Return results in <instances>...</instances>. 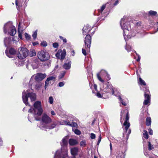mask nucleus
I'll return each instance as SVG.
<instances>
[{
    "label": "nucleus",
    "mask_w": 158,
    "mask_h": 158,
    "mask_svg": "<svg viewBox=\"0 0 158 158\" xmlns=\"http://www.w3.org/2000/svg\"><path fill=\"white\" fill-rule=\"evenodd\" d=\"M127 19H125L124 17L122 18L120 21V25L123 30V35L126 42V36L127 38H131V37L134 36L136 32L134 29H131L130 22H127V23H125Z\"/></svg>",
    "instance_id": "1"
},
{
    "label": "nucleus",
    "mask_w": 158,
    "mask_h": 158,
    "mask_svg": "<svg viewBox=\"0 0 158 158\" xmlns=\"http://www.w3.org/2000/svg\"><path fill=\"white\" fill-rule=\"evenodd\" d=\"M43 112V110L42 107L41 102L39 101L35 102L34 104V108H31L28 110V112L30 113L28 116V118L29 121L30 122H31L32 119L30 117L32 115V113L36 120H40V118L38 116H41Z\"/></svg>",
    "instance_id": "2"
},
{
    "label": "nucleus",
    "mask_w": 158,
    "mask_h": 158,
    "mask_svg": "<svg viewBox=\"0 0 158 158\" xmlns=\"http://www.w3.org/2000/svg\"><path fill=\"white\" fill-rule=\"evenodd\" d=\"M67 138L66 137L62 139V141L60 143L62 147L61 149L56 151L54 158H67L68 156L67 148Z\"/></svg>",
    "instance_id": "3"
},
{
    "label": "nucleus",
    "mask_w": 158,
    "mask_h": 158,
    "mask_svg": "<svg viewBox=\"0 0 158 158\" xmlns=\"http://www.w3.org/2000/svg\"><path fill=\"white\" fill-rule=\"evenodd\" d=\"M41 120L42 122L45 124H42L40 127L41 128L52 129L56 127L57 125V123L53 122L51 125L48 124L50 123L52 121L51 118L46 114H44L42 117Z\"/></svg>",
    "instance_id": "4"
},
{
    "label": "nucleus",
    "mask_w": 158,
    "mask_h": 158,
    "mask_svg": "<svg viewBox=\"0 0 158 158\" xmlns=\"http://www.w3.org/2000/svg\"><path fill=\"white\" fill-rule=\"evenodd\" d=\"M30 98L31 102L35 101L36 98V94L33 93H29L27 90L26 91L24 90L22 93V98L23 102L26 105H27L28 98Z\"/></svg>",
    "instance_id": "5"
},
{
    "label": "nucleus",
    "mask_w": 158,
    "mask_h": 158,
    "mask_svg": "<svg viewBox=\"0 0 158 158\" xmlns=\"http://www.w3.org/2000/svg\"><path fill=\"white\" fill-rule=\"evenodd\" d=\"M4 32L6 34L8 33L11 36H14L16 33L15 27L13 26L11 22H9L6 23L4 27Z\"/></svg>",
    "instance_id": "6"
},
{
    "label": "nucleus",
    "mask_w": 158,
    "mask_h": 158,
    "mask_svg": "<svg viewBox=\"0 0 158 158\" xmlns=\"http://www.w3.org/2000/svg\"><path fill=\"white\" fill-rule=\"evenodd\" d=\"M129 118V114L127 112L126 114V120L123 124L125 126L124 129L125 131L124 133L123 134L124 136L126 135V138L127 139H128L129 136V135L131 133V131L130 129H128L129 127L130 126V123L128 122Z\"/></svg>",
    "instance_id": "7"
},
{
    "label": "nucleus",
    "mask_w": 158,
    "mask_h": 158,
    "mask_svg": "<svg viewBox=\"0 0 158 158\" xmlns=\"http://www.w3.org/2000/svg\"><path fill=\"white\" fill-rule=\"evenodd\" d=\"M28 53L29 51L27 48L23 47H20L18 50L17 57L19 59H23L27 56Z\"/></svg>",
    "instance_id": "8"
},
{
    "label": "nucleus",
    "mask_w": 158,
    "mask_h": 158,
    "mask_svg": "<svg viewBox=\"0 0 158 158\" xmlns=\"http://www.w3.org/2000/svg\"><path fill=\"white\" fill-rule=\"evenodd\" d=\"M37 56L39 59L42 62L46 61L50 58V56L48 53L43 50L37 53Z\"/></svg>",
    "instance_id": "9"
},
{
    "label": "nucleus",
    "mask_w": 158,
    "mask_h": 158,
    "mask_svg": "<svg viewBox=\"0 0 158 158\" xmlns=\"http://www.w3.org/2000/svg\"><path fill=\"white\" fill-rule=\"evenodd\" d=\"M91 37L89 35H87L84 40L85 47L87 51L89 50L90 47Z\"/></svg>",
    "instance_id": "10"
},
{
    "label": "nucleus",
    "mask_w": 158,
    "mask_h": 158,
    "mask_svg": "<svg viewBox=\"0 0 158 158\" xmlns=\"http://www.w3.org/2000/svg\"><path fill=\"white\" fill-rule=\"evenodd\" d=\"M110 92H112V94H114V90L113 88V86L110 83L108 82L107 84L106 87L105 88L103 89L102 94L110 93Z\"/></svg>",
    "instance_id": "11"
},
{
    "label": "nucleus",
    "mask_w": 158,
    "mask_h": 158,
    "mask_svg": "<svg viewBox=\"0 0 158 158\" xmlns=\"http://www.w3.org/2000/svg\"><path fill=\"white\" fill-rule=\"evenodd\" d=\"M144 97L145 99L144 100L143 104L145 105H147L150 102V96L149 91L147 88L145 90Z\"/></svg>",
    "instance_id": "12"
},
{
    "label": "nucleus",
    "mask_w": 158,
    "mask_h": 158,
    "mask_svg": "<svg viewBox=\"0 0 158 158\" xmlns=\"http://www.w3.org/2000/svg\"><path fill=\"white\" fill-rule=\"evenodd\" d=\"M46 77V74L45 73L42 74L41 73H37L36 74L35 77V81H41Z\"/></svg>",
    "instance_id": "13"
},
{
    "label": "nucleus",
    "mask_w": 158,
    "mask_h": 158,
    "mask_svg": "<svg viewBox=\"0 0 158 158\" xmlns=\"http://www.w3.org/2000/svg\"><path fill=\"white\" fill-rule=\"evenodd\" d=\"M92 29L91 27L88 24L84 26L83 28V34L85 35L88 33Z\"/></svg>",
    "instance_id": "14"
},
{
    "label": "nucleus",
    "mask_w": 158,
    "mask_h": 158,
    "mask_svg": "<svg viewBox=\"0 0 158 158\" xmlns=\"http://www.w3.org/2000/svg\"><path fill=\"white\" fill-rule=\"evenodd\" d=\"M55 79L56 77L53 76H50L47 78L45 82V88L46 89V88L48 86L49 84L50 83H51V82H50V81H54L55 80Z\"/></svg>",
    "instance_id": "15"
},
{
    "label": "nucleus",
    "mask_w": 158,
    "mask_h": 158,
    "mask_svg": "<svg viewBox=\"0 0 158 158\" xmlns=\"http://www.w3.org/2000/svg\"><path fill=\"white\" fill-rule=\"evenodd\" d=\"M35 78V75H33L31 77L29 83V88H30L31 89L33 90V85H35V84L36 81L35 80H34V78Z\"/></svg>",
    "instance_id": "16"
},
{
    "label": "nucleus",
    "mask_w": 158,
    "mask_h": 158,
    "mask_svg": "<svg viewBox=\"0 0 158 158\" xmlns=\"http://www.w3.org/2000/svg\"><path fill=\"white\" fill-rule=\"evenodd\" d=\"M62 123L63 125H69L71 127H77V126L76 123L73 122H72L70 123V122L67 120L63 121Z\"/></svg>",
    "instance_id": "17"
},
{
    "label": "nucleus",
    "mask_w": 158,
    "mask_h": 158,
    "mask_svg": "<svg viewBox=\"0 0 158 158\" xmlns=\"http://www.w3.org/2000/svg\"><path fill=\"white\" fill-rule=\"evenodd\" d=\"M6 55L9 57H12L11 56L15 54L16 53V51L13 48H11L10 49L9 52L6 49L5 52Z\"/></svg>",
    "instance_id": "18"
},
{
    "label": "nucleus",
    "mask_w": 158,
    "mask_h": 158,
    "mask_svg": "<svg viewBox=\"0 0 158 158\" xmlns=\"http://www.w3.org/2000/svg\"><path fill=\"white\" fill-rule=\"evenodd\" d=\"M102 76L103 77H105L106 80L108 81L110 80V76L108 74L107 72L104 70H102L100 72Z\"/></svg>",
    "instance_id": "19"
},
{
    "label": "nucleus",
    "mask_w": 158,
    "mask_h": 158,
    "mask_svg": "<svg viewBox=\"0 0 158 158\" xmlns=\"http://www.w3.org/2000/svg\"><path fill=\"white\" fill-rule=\"evenodd\" d=\"M71 62L69 60L67 63H65L63 65V68L66 70L69 69L71 68Z\"/></svg>",
    "instance_id": "20"
},
{
    "label": "nucleus",
    "mask_w": 158,
    "mask_h": 158,
    "mask_svg": "<svg viewBox=\"0 0 158 158\" xmlns=\"http://www.w3.org/2000/svg\"><path fill=\"white\" fill-rule=\"evenodd\" d=\"M11 41L10 37H6L4 39V44L6 47H8Z\"/></svg>",
    "instance_id": "21"
},
{
    "label": "nucleus",
    "mask_w": 158,
    "mask_h": 158,
    "mask_svg": "<svg viewBox=\"0 0 158 158\" xmlns=\"http://www.w3.org/2000/svg\"><path fill=\"white\" fill-rule=\"evenodd\" d=\"M78 151V148H77L75 147L72 148L71 149V152L72 155L75 156L77 154Z\"/></svg>",
    "instance_id": "22"
},
{
    "label": "nucleus",
    "mask_w": 158,
    "mask_h": 158,
    "mask_svg": "<svg viewBox=\"0 0 158 158\" xmlns=\"http://www.w3.org/2000/svg\"><path fill=\"white\" fill-rule=\"evenodd\" d=\"M21 24V22H19V25H18V32L19 33V35L18 36L21 39H22V33H23V31L22 30H21V27H20V25Z\"/></svg>",
    "instance_id": "23"
},
{
    "label": "nucleus",
    "mask_w": 158,
    "mask_h": 158,
    "mask_svg": "<svg viewBox=\"0 0 158 158\" xmlns=\"http://www.w3.org/2000/svg\"><path fill=\"white\" fill-rule=\"evenodd\" d=\"M15 64L18 66H23L24 64V62L23 60H15Z\"/></svg>",
    "instance_id": "24"
},
{
    "label": "nucleus",
    "mask_w": 158,
    "mask_h": 158,
    "mask_svg": "<svg viewBox=\"0 0 158 158\" xmlns=\"http://www.w3.org/2000/svg\"><path fill=\"white\" fill-rule=\"evenodd\" d=\"M69 143L70 145H74L77 144L78 142L76 139H71L69 140Z\"/></svg>",
    "instance_id": "25"
},
{
    "label": "nucleus",
    "mask_w": 158,
    "mask_h": 158,
    "mask_svg": "<svg viewBox=\"0 0 158 158\" xmlns=\"http://www.w3.org/2000/svg\"><path fill=\"white\" fill-rule=\"evenodd\" d=\"M138 83L141 85L145 86L146 85L145 81L143 80L140 77H139L138 80Z\"/></svg>",
    "instance_id": "26"
},
{
    "label": "nucleus",
    "mask_w": 158,
    "mask_h": 158,
    "mask_svg": "<svg viewBox=\"0 0 158 158\" xmlns=\"http://www.w3.org/2000/svg\"><path fill=\"white\" fill-rule=\"evenodd\" d=\"M41 84L40 83L36 82L35 84V85H33V88L35 89H39L41 87Z\"/></svg>",
    "instance_id": "27"
},
{
    "label": "nucleus",
    "mask_w": 158,
    "mask_h": 158,
    "mask_svg": "<svg viewBox=\"0 0 158 158\" xmlns=\"http://www.w3.org/2000/svg\"><path fill=\"white\" fill-rule=\"evenodd\" d=\"M38 63L37 61H33L31 64L33 69H36L38 68Z\"/></svg>",
    "instance_id": "28"
},
{
    "label": "nucleus",
    "mask_w": 158,
    "mask_h": 158,
    "mask_svg": "<svg viewBox=\"0 0 158 158\" xmlns=\"http://www.w3.org/2000/svg\"><path fill=\"white\" fill-rule=\"evenodd\" d=\"M151 123V119L150 117H148L146 119V125L147 126H150Z\"/></svg>",
    "instance_id": "29"
},
{
    "label": "nucleus",
    "mask_w": 158,
    "mask_h": 158,
    "mask_svg": "<svg viewBox=\"0 0 158 158\" xmlns=\"http://www.w3.org/2000/svg\"><path fill=\"white\" fill-rule=\"evenodd\" d=\"M80 145L81 147H85L86 145V142L85 140H82L80 142Z\"/></svg>",
    "instance_id": "30"
},
{
    "label": "nucleus",
    "mask_w": 158,
    "mask_h": 158,
    "mask_svg": "<svg viewBox=\"0 0 158 158\" xmlns=\"http://www.w3.org/2000/svg\"><path fill=\"white\" fill-rule=\"evenodd\" d=\"M157 14V12L153 10H150L148 12V14L151 16H155Z\"/></svg>",
    "instance_id": "31"
},
{
    "label": "nucleus",
    "mask_w": 158,
    "mask_h": 158,
    "mask_svg": "<svg viewBox=\"0 0 158 158\" xmlns=\"http://www.w3.org/2000/svg\"><path fill=\"white\" fill-rule=\"evenodd\" d=\"M143 137L146 139H147L148 138V135L147 131L144 130L143 131Z\"/></svg>",
    "instance_id": "32"
},
{
    "label": "nucleus",
    "mask_w": 158,
    "mask_h": 158,
    "mask_svg": "<svg viewBox=\"0 0 158 158\" xmlns=\"http://www.w3.org/2000/svg\"><path fill=\"white\" fill-rule=\"evenodd\" d=\"M36 54V52L34 50L32 49L30 50L29 55L31 56H35Z\"/></svg>",
    "instance_id": "33"
},
{
    "label": "nucleus",
    "mask_w": 158,
    "mask_h": 158,
    "mask_svg": "<svg viewBox=\"0 0 158 158\" xmlns=\"http://www.w3.org/2000/svg\"><path fill=\"white\" fill-rule=\"evenodd\" d=\"M106 5H105V4L103 5L101 7L100 9L98 10V12H99V13H102V11H103L104 9H105V8L106 7Z\"/></svg>",
    "instance_id": "34"
},
{
    "label": "nucleus",
    "mask_w": 158,
    "mask_h": 158,
    "mask_svg": "<svg viewBox=\"0 0 158 158\" xmlns=\"http://www.w3.org/2000/svg\"><path fill=\"white\" fill-rule=\"evenodd\" d=\"M118 99L123 105L124 106H126L127 103L123 101V100L122 99L120 96H118Z\"/></svg>",
    "instance_id": "35"
},
{
    "label": "nucleus",
    "mask_w": 158,
    "mask_h": 158,
    "mask_svg": "<svg viewBox=\"0 0 158 158\" xmlns=\"http://www.w3.org/2000/svg\"><path fill=\"white\" fill-rule=\"evenodd\" d=\"M66 72L65 71H63L60 73L58 77L59 79H61L63 78L65 75Z\"/></svg>",
    "instance_id": "36"
},
{
    "label": "nucleus",
    "mask_w": 158,
    "mask_h": 158,
    "mask_svg": "<svg viewBox=\"0 0 158 158\" xmlns=\"http://www.w3.org/2000/svg\"><path fill=\"white\" fill-rule=\"evenodd\" d=\"M73 131H74V133L77 135H80L81 134V132L78 129H76L74 130L73 129Z\"/></svg>",
    "instance_id": "37"
},
{
    "label": "nucleus",
    "mask_w": 158,
    "mask_h": 158,
    "mask_svg": "<svg viewBox=\"0 0 158 158\" xmlns=\"http://www.w3.org/2000/svg\"><path fill=\"white\" fill-rule=\"evenodd\" d=\"M54 101V99L52 97L50 96L48 98V102L50 104H53Z\"/></svg>",
    "instance_id": "38"
},
{
    "label": "nucleus",
    "mask_w": 158,
    "mask_h": 158,
    "mask_svg": "<svg viewBox=\"0 0 158 158\" xmlns=\"http://www.w3.org/2000/svg\"><path fill=\"white\" fill-rule=\"evenodd\" d=\"M100 74L99 73H98L97 74V77L98 80L102 82L103 83L104 82V80L102 79L101 77L100 76Z\"/></svg>",
    "instance_id": "39"
},
{
    "label": "nucleus",
    "mask_w": 158,
    "mask_h": 158,
    "mask_svg": "<svg viewBox=\"0 0 158 158\" xmlns=\"http://www.w3.org/2000/svg\"><path fill=\"white\" fill-rule=\"evenodd\" d=\"M126 49L128 52H129L131 51L132 48L130 46L126 44Z\"/></svg>",
    "instance_id": "40"
},
{
    "label": "nucleus",
    "mask_w": 158,
    "mask_h": 158,
    "mask_svg": "<svg viewBox=\"0 0 158 158\" xmlns=\"http://www.w3.org/2000/svg\"><path fill=\"white\" fill-rule=\"evenodd\" d=\"M153 148V146L152 145L150 142H148V150H151Z\"/></svg>",
    "instance_id": "41"
},
{
    "label": "nucleus",
    "mask_w": 158,
    "mask_h": 158,
    "mask_svg": "<svg viewBox=\"0 0 158 158\" xmlns=\"http://www.w3.org/2000/svg\"><path fill=\"white\" fill-rule=\"evenodd\" d=\"M37 31L36 30L33 33L32 36L33 37L34 39H35L37 37Z\"/></svg>",
    "instance_id": "42"
},
{
    "label": "nucleus",
    "mask_w": 158,
    "mask_h": 158,
    "mask_svg": "<svg viewBox=\"0 0 158 158\" xmlns=\"http://www.w3.org/2000/svg\"><path fill=\"white\" fill-rule=\"evenodd\" d=\"M66 54L64 53H62L61 54L60 59L61 60H63Z\"/></svg>",
    "instance_id": "43"
},
{
    "label": "nucleus",
    "mask_w": 158,
    "mask_h": 158,
    "mask_svg": "<svg viewBox=\"0 0 158 158\" xmlns=\"http://www.w3.org/2000/svg\"><path fill=\"white\" fill-rule=\"evenodd\" d=\"M59 37L60 39L62 40H63V42L64 43H66L67 42V41L66 38H64L63 37L61 36H60Z\"/></svg>",
    "instance_id": "44"
},
{
    "label": "nucleus",
    "mask_w": 158,
    "mask_h": 158,
    "mask_svg": "<svg viewBox=\"0 0 158 158\" xmlns=\"http://www.w3.org/2000/svg\"><path fill=\"white\" fill-rule=\"evenodd\" d=\"M90 138L92 139H94L95 138L96 136L93 133H91L90 134Z\"/></svg>",
    "instance_id": "45"
},
{
    "label": "nucleus",
    "mask_w": 158,
    "mask_h": 158,
    "mask_svg": "<svg viewBox=\"0 0 158 158\" xmlns=\"http://www.w3.org/2000/svg\"><path fill=\"white\" fill-rule=\"evenodd\" d=\"M25 36L26 38L28 40L29 39L31 38L30 35L26 33H25Z\"/></svg>",
    "instance_id": "46"
},
{
    "label": "nucleus",
    "mask_w": 158,
    "mask_h": 158,
    "mask_svg": "<svg viewBox=\"0 0 158 158\" xmlns=\"http://www.w3.org/2000/svg\"><path fill=\"white\" fill-rule=\"evenodd\" d=\"M64 82H60L58 83V86L60 87H62L64 85Z\"/></svg>",
    "instance_id": "47"
},
{
    "label": "nucleus",
    "mask_w": 158,
    "mask_h": 158,
    "mask_svg": "<svg viewBox=\"0 0 158 158\" xmlns=\"http://www.w3.org/2000/svg\"><path fill=\"white\" fill-rule=\"evenodd\" d=\"M59 46L58 44L57 43H55L53 44V46L54 48H57Z\"/></svg>",
    "instance_id": "48"
},
{
    "label": "nucleus",
    "mask_w": 158,
    "mask_h": 158,
    "mask_svg": "<svg viewBox=\"0 0 158 158\" xmlns=\"http://www.w3.org/2000/svg\"><path fill=\"white\" fill-rule=\"evenodd\" d=\"M82 51L83 54L85 56H86V50L84 48H82Z\"/></svg>",
    "instance_id": "49"
},
{
    "label": "nucleus",
    "mask_w": 158,
    "mask_h": 158,
    "mask_svg": "<svg viewBox=\"0 0 158 158\" xmlns=\"http://www.w3.org/2000/svg\"><path fill=\"white\" fill-rule=\"evenodd\" d=\"M41 44L44 47H45L47 46V43L46 42H43L41 43Z\"/></svg>",
    "instance_id": "50"
},
{
    "label": "nucleus",
    "mask_w": 158,
    "mask_h": 158,
    "mask_svg": "<svg viewBox=\"0 0 158 158\" xmlns=\"http://www.w3.org/2000/svg\"><path fill=\"white\" fill-rule=\"evenodd\" d=\"M101 135H99V138L98 139V142L97 143V144L98 145L101 141Z\"/></svg>",
    "instance_id": "51"
},
{
    "label": "nucleus",
    "mask_w": 158,
    "mask_h": 158,
    "mask_svg": "<svg viewBox=\"0 0 158 158\" xmlns=\"http://www.w3.org/2000/svg\"><path fill=\"white\" fill-rule=\"evenodd\" d=\"M15 4L16 6L17 9L19 10V6H20L19 5H18V3L17 0H15Z\"/></svg>",
    "instance_id": "52"
},
{
    "label": "nucleus",
    "mask_w": 158,
    "mask_h": 158,
    "mask_svg": "<svg viewBox=\"0 0 158 158\" xmlns=\"http://www.w3.org/2000/svg\"><path fill=\"white\" fill-rule=\"evenodd\" d=\"M56 56L58 59H60V54L58 52L56 54Z\"/></svg>",
    "instance_id": "53"
},
{
    "label": "nucleus",
    "mask_w": 158,
    "mask_h": 158,
    "mask_svg": "<svg viewBox=\"0 0 158 158\" xmlns=\"http://www.w3.org/2000/svg\"><path fill=\"white\" fill-rule=\"evenodd\" d=\"M148 131L149 134L150 135H152L153 134V131L152 129L151 128H150L149 129Z\"/></svg>",
    "instance_id": "54"
},
{
    "label": "nucleus",
    "mask_w": 158,
    "mask_h": 158,
    "mask_svg": "<svg viewBox=\"0 0 158 158\" xmlns=\"http://www.w3.org/2000/svg\"><path fill=\"white\" fill-rule=\"evenodd\" d=\"M96 95L98 98H101L102 95L99 92H98L96 94Z\"/></svg>",
    "instance_id": "55"
},
{
    "label": "nucleus",
    "mask_w": 158,
    "mask_h": 158,
    "mask_svg": "<svg viewBox=\"0 0 158 158\" xmlns=\"http://www.w3.org/2000/svg\"><path fill=\"white\" fill-rule=\"evenodd\" d=\"M109 14V12H107L105 13V14H104L103 15L104 16L106 17Z\"/></svg>",
    "instance_id": "56"
},
{
    "label": "nucleus",
    "mask_w": 158,
    "mask_h": 158,
    "mask_svg": "<svg viewBox=\"0 0 158 158\" xmlns=\"http://www.w3.org/2000/svg\"><path fill=\"white\" fill-rule=\"evenodd\" d=\"M51 114L52 115H55V113L53 111H52L51 112Z\"/></svg>",
    "instance_id": "57"
},
{
    "label": "nucleus",
    "mask_w": 158,
    "mask_h": 158,
    "mask_svg": "<svg viewBox=\"0 0 158 158\" xmlns=\"http://www.w3.org/2000/svg\"><path fill=\"white\" fill-rule=\"evenodd\" d=\"M3 144V142L1 139L0 138V146L2 145Z\"/></svg>",
    "instance_id": "58"
},
{
    "label": "nucleus",
    "mask_w": 158,
    "mask_h": 158,
    "mask_svg": "<svg viewBox=\"0 0 158 158\" xmlns=\"http://www.w3.org/2000/svg\"><path fill=\"white\" fill-rule=\"evenodd\" d=\"M94 88L95 90H97V85L96 84L94 85Z\"/></svg>",
    "instance_id": "59"
},
{
    "label": "nucleus",
    "mask_w": 158,
    "mask_h": 158,
    "mask_svg": "<svg viewBox=\"0 0 158 158\" xmlns=\"http://www.w3.org/2000/svg\"><path fill=\"white\" fill-rule=\"evenodd\" d=\"M62 53H64V54H66V50L65 49H64L63 50Z\"/></svg>",
    "instance_id": "60"
},
{
    "label": "nucleus",
    "mask_w": 158,
    "mask_h": 158,
    "mask_svg": "<svg viewBox=\"0 0 158 158\" xmlns=\"http://www.w3.org/2000/svg\"><path fill=\"white\" fill-rule=\"evenodd\" d=\"M118 3V0H117L114 3V5L115 6V5H116Z\"/></svg>",
    "instance_id": "61"
},
{
    "label": "nucleus",
    "mask_w": 158,
    "mask_h": 158,
    "mask_svg": "<svg viewBox=\"0 0 158 158\" xmlns=\"http://www.w3.org/2000/svg\"><path fill=\"white\" fill-rule=\"evenodd\" d=\"M110 150H111L112 149V146L111 143L110 144Z\"/></svg>",
    "instance_id": "62"
},
{
    "label": "nucleus",
    "mask_w": 158,
    "mask_h": 158,
    "mask_svg": "<svg viewBox=\"0 0 158 158\" xmlns=\"http://www.w3.org/2000/svg\"><path fill=\"white\" fill-rule=\"evenodd\" d=\"M32 44L33 45H35L36 44H37L38 43L37 42H33Z\"/></svg>",
    "instance_id": "63"
},
{
    "label": "nucleus",
    "mask_w": 158,
    "mask_h": 158,
    "mask_svg": "<svg viewBox=\"0 0 158 158\" xmlns=\"http://www.w3.org/2000/svg\"><path fill=\"white\" fill-rule=\"evenodd\" d=\"M140 60V58L139 56L138 58V59H137V60H136L137 61H139Z\"/></svg>",
    "instance_id": "64"
}]
</instances>
